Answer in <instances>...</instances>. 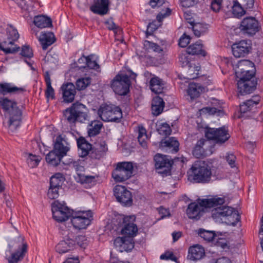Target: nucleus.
<instances>
[{
  "label": "nucleus",
  "instance_id": "obj_27",
  "mask_svg": "<svg viewBox=\"0 0 263 263\" xmlns=\"http://www.w3.org/2000/svg\"><path fill=\"white\" fill-rule=\"evenodd\" d=\"M208 141L204 139L198 140L195 144L193 151V155L197 158H202L207 155L206 144Z\"/></svg>",
  "mask_w": 263,
  "mask_h": 263
},
{
  "label": "nucleus",
  "instance_id": "obj_17",
  "mask_svg": "<svg viewBox=\"0 0 263 263\" xmlns=\"http://www.w3.org/2000/svg\"><path fill=\"white\" fill-rule=\"evenodd\" d=\"M114 194L118 202L123 205L130 206L133 203L132 193L122 185H117L114 189Z\"/></svg>",
  "mask_w": 263,
  "mask_h": 263
},
{
  "label": "nucleus",
  "instance_id": "obj_43",
  "mask_svg": "<svg viewBox=\"0 0 263 263\" xmlns=\"http://www.w3.org/2000/svg\"><path fill=\"white\" fill-rule=\"evenodd\" d=\"M144 46L146 50H152L157 53H161L163 51V49L159 45L147 40L144 41Z\"/></svg>",
  "mask_w": 263,
  "mask_h": 263
},
{
  "label": "nucleus",
  "instance_id": "obj_49",
  "mask_svg": "<svg viewBox=\"0 0 263 263\" xmlns=\"http://www.w3.org/2000/svg\"><path fill=\"white\" fill-rule=\"evenodd\" d=\"M21 54L28 58H31L33 55L32 50L28 45H25L22 47Z\"/></svg>",
  "mask_w": 263,
  "mask_h": 263
},
{
  "label": "nucleus",
  "instance_id": "obj_42",
  "mask_svg": "<svg viewBox=\"0 0 263 263\" xmlns=\"http://www.w3.org/2000/svg\"><path fill=\"white\" fill-rule=\"evenodd\" d=\"M91 83V79L89 77L81 78L76 81L77 88L79 90L85 89Z\"/></svg>",
  "mask_w": 263,
  "mask_h": 263
},
{
  "label": "nucleus",
  "instance_id": "obj_23",
  "mask_svg": "<svg viewBox=\"0 0 263 263\" xmlns=\"http://www.w3.org/2000/svg\"><path fill=\"white\" fill-rule=\"evenodd\" d=\"M250 49V44L246 40H241L232 46L233 54L236 58L245 57L249 53Z\"/></svg>",
  "mask_w": 263,
  "mask_h": 263
},
{
  "label": "nucleus",
  "instance_id": "obj_55",
  "mask_svg": "<svg viewBox=\"0 0 263 263\" xmlns=\"http://www.w3.org/2000/svg\"><path fill=\"white\" fill-rule=\"evenodd\" d=\"M222 0H213L211 2V9L215 12H218L222 7Z\"/></svg>",
  "mask_w": 263,
  "mask_h": 263
},
{
  "label": "nucleus",
  "instance_id": "obj_2",
  "mask_svg": "<svg viewBox=\"0 0 263 263\" xmlns=\"http://www.w3.org/2000/svg\"><path fill=\"white\" fill-rule=\"evenodd\" d=\"M0 105L6 112L3 120V125L10 132H15L22 122V111L17 103L6 97H0Z\"/></svg>",
  "mask_w": 263,
  "mask_h": 263
},
{
  "label": "nucleus",
  "instance_id": "obj_32",
  "mask_svg": "<svg viewBox=\"0 0 263 263\" xmlns=\"http://www.w3.org/2000/svg\"><path fill=\"white\" fill-rule=\"evenodd\" d=\"M179 142L174 137H170L167 139H162L160 146L161 147H165L170 150L171 153H177L179 150Z\"/></svg>",
  "mask_w": 263,
  "mask_h": 263
},
{
  "label": "nucleus",
  "instance_id": "obj_61",
  "mask_svg": "<svg viewBox=\"0 0 263 263\" xmlns=\"http://www.w3.org/2000/svg\"><path fill=\"white\" fill-rule=\"evenodd\" d=\"M217 108L215 107H206L201 109L203 112L208 113L210 115H214L217 112Z\"/></svg>",
  "mask_w": 263,
  "mask_h": 263
},
{
  "label": "nucleus",
  "instance_id": "obj_26",
  "mask_svg": "<svg viewBox=\"0 0 263 263\" xmlns=\"http://www.w3.org/2000/svg\"><path fill=\"white\" fill-rule=\"evenodd\" d=\"M107 150L108 147L106 142L102 141L92 147L89 157L92 160H100L106 155Z\"/></svg>",
  "mask_w": 263,
  "mask_h": 263
},
{
  "label": "nucleus",
  "instance_id": "obj_30",
  "mask_svg": "<svg viewBox=\"0 0 263 263\" xmlns=\"http://www.w3.org/2000/svg\"><path fill=\"white\" fill-rule=\"evenodd\" d=\"M79 154L81 157H85L89 155L92 149V145L84 138L80 137L77 140Z\"/></svg>",
  "mask_w": 263,
  "mask_h": 263
},
{
  "label": "nucleus",
  "instance_id": "obj_6",
  "mask_svg": "<svg viewBox=\"0 0 263 263\" xmlns=\"http://www.w3.org/2000/svg\"><path fill=\"white\" fill-rule=\"evenodd\" d=\"M68 145L67 141L61 136H58L54 144L53 149L46 156L47 162L50 165L58 166L69 151Z\"/></svg>",
  "mask_w": 263,
  "mask_h": 263
},
{
  "label": "nucleus",
  "instance_id": "obj_10",
  "mask_svg": "<svg viewBox=\"0 0 263 263\" xmlns=\"http://www.w3.org/2000/svg\"><path fill=\"white\" fill-rule=\"evenodd\" d=\"M98 114L100 118L105 122H115L119 123L123 117L120 107L114 105H101Z\"/></svg>",
  "mask_w": 263,
  "mask_h": 263
},
{
  "label": "nucleus",
  "instance_id": "obj_64",
  "mask_svg": "<svg viewBox=\"0 0 263 263\" xmlns=\"http://www.w3.org/2000/svg\"><path fill=\"white\" fill-rule=\"evenodd\" d=\"M64 263H79L78 257L69 258Z\"/></svg>",
  "mask_w": 263,
  "mask_h": 263
},
{
  "label": "nucleus",
  "instance_id": "obj_37",
  "mask_svg": "<svg viewBox=\"0 0 263 263\" xmlns=\"http://www.w3.org/2000/svg\"><path fill=\"white\" fill-rule=\"evenodd\" d=\"M34 24L38 28H44L49 27L52 25L50 18L43 15L35 16L33 20Z\"/></svg>",
  "mask_w": 263,
  "mask_h": 263
},
{
  "label": "nucleus",
  "instance_id": "obj_34",
  "mask_svg": "<svg viewBox=\"0 0 263 263\" xmlns=\"http://www.w3.org/2000/svg\"><path fill=\"white\" fill-rule=\"evenodd\" d=\"M204 88L198 83H190L189 85L187 93L191 100L198 98L203 91Z\"/></svg>",
  "mask_w": 263,
  "mask_h": 263
},
{
  "label": "nucleus",
  "instance_id": "obj_7",
  "mask_svg": "<svg viewBox=\"0 0 263 263\" xmlns=\"http://www.w3.org/2000/svg\"><path fill=\"white\" fill-rule=\"evenodd\" d=\"M63 114L65 120L70 124H74L76 122L84 123L88 120L86 106L79 102L72 104L64 111Z\"/></svg>",
  "mask_w": 263,
  "mask_h": 263
},
{
  "label": "nucleus",
  "instance_id": "obj_19",
  "mask_svg": "<svg viewBox=\"0 0 263 263\" xmlns=\"http://www.w3.org/2000/svg\"><path fill=\"white\" fill-rule=\"evenodd\" d=\"M240 28L248 34L253 35L259 31L260 26L255 17H247L241 21Z\"/></svg>",
  "mask_w": 263,
  "mask_h": 263
},
{
  "label": "nucleus",
  "instance_id": "obj_31",
  "mask_svg": "<svg viewBox=\"0 0 263 263\" xmlns=\"http://www.w3.org/2000/svg\"><path fill=\"white\" fill-rule=\"evenodd\" d=\"M38 39L43 50H46L55 41L54 35L53 33L50 32H42Z\"/></svg>",
  "mask_w": 263,
  "mask_h": 263
},
{
  "label": "nucleus",
  "instance_id": "obj_60",
  "mask_svg": "<svg viewBox=\"0 0 263 263\" xmlns=\"http://www.w3.org/2000/svg\"><path fill=\"white\" fill-rule=\"evenodd\" d=\"M180 1L181 6L185 8L192 7L195 4V0H180Z\"/></svg>",
  "mask_w": 263,
  "mask_h": 263
},
{
  "label": "nucleus",
  "instance_id": "obj_13",
  "mask_svg": "<svg viewBox=\"0 0 263 263\" xmlns=\"http://www.w3.org/2000/svg\"><path fill=\"white\" fill-rule=\"evenodd\" d=\"M133 169L134 166L132 162H119L112 173V176L116 181L123 182L132 176Z\"/></svg>",
  "mask_w": 263,
  "mask_h": 263
},
{
  "label": "nucleus",
  "instance_id": "obj_5",
  "mask_svg": "<svg viewBox=\"0 0 263 263\" xmlns=\"http://www.w3.org/2000/svg\"><path fill=\"white\" fill-rule=\"evenodd\" d=\"M137 76V74L130 70L126 72H120L111 81L110 86L116 94L126 95L129 91L132 81L135 80Z\"/></svg>",
  "mask_w": 263,
  "mask_h": 263
},
{
  "label": "nucleus",
  "instance_id": "obj_63",
  "mask_svg": "<svg viewBox=\"0 0 263 263\" xmlns=\"http://www.w3.org/2000/svg\"><path fill=\"white\" fill-rule=\"evenodd\" d=\"M215 263H232L231 260L227 257H222L218 259Z\"/></svg>",
  "mask_w": 263,
  "mask_h": 263
},
{
  "label": "nucleus",
  "instance_id": "obj_20",
  "mask_svg": "<svg viewBox=\"0 0 263 263\" xmlns=\"http://www.w3.org/2000/svg\"><path fill=\"white\" fill-rule=\"evenodd\" d=\"M135 220V217L134 216H128L123 218L122 234L129 237H133L136 235L138 228L137 225L134 223Z\"/></svg>",
  "mask_w": 263,
  "mask_h": 263
},
{
  "label": "nucleus",
  "instance_id": "obj_28",
  "mask_svg": "<svg viewBox=\"0 0 263 263\" xmlns=\"http://www.w3.org/2000/svg\"><path fill=\"white\" fill-rule=\"evenodd\" d=\"M204 255V249L199 245H194L189 249L187 258L191 260L201 259Z\"/></svg>",
  "mask_w": 263,
  "mask_h": 263
},
{
  "label": "nucleus",
  "instance_id": "obj_36",
  "mask_svg": "<svg viewBox=\"0 0 263 263\" xmlns=\"http://www.w3.org/2000/svg\"><path fill=\"white\" fill-rule=\"evenodd\" d=\"M164 107V102L162 98L159 96L154 98L152 104V110L154 115H159L162 112Z\"/></svg>",
  "mask_w": 263,
  "mask_h": 263
},
{
  "label": "nucleus",
  "instance_id": "obj_15",
  "mask_svg": "<svg viewBox=\"0 0 263 263\" xmlns=\"http://www.w3.org/2000/svg\"><path fill=\"white\" fill-rule=\"evenodd\" d=\"M12 247L15 250L8 258L9 263H17L23 259L27 251L28 245L24 237L21 236L17 237L13 242Z\"/></svg>",
  "mask_w": 263,
  "mask_h": 263
},
{
  "label": "nucleus",
  "instance_id": "obj_45",
  "mask_svg": "<svg viewBox=\"0 0 263 263\" xmlns=\"http://www.w3.org/2000/svg\"><path fill=\"white\" fill-rule=\"evenodd\" d=\"M157 130L159 134L163 136L170 135L172 132L170 125L166 123H163L159 125Z\"/></svg>",
  "mask_w": 263,
  "mask_h": 263
},
{
  "label": "nucleus",
  "instance_id": "obj_39",
  "mask_svg": "<svg viewBox=\"0 0 263 263\" xmlns=\"http://www.w3.org/2000/svg\"><path fill=\"white\" fill-rule=\"evenodd\" d=\"M64 178L61 173H56L50 180V186L61 189L64 182Z\"/></svg>",
  "mask_w": 263,
  "mask_h": 263
},
{
  "label": "nucleus",
  "instance_id": "obj_22",
  "mask_svg": "<svg viewBox=\"0 0 263 263\" xmlns=\"http://www.w3.org/2000/svg\"><path fill=\"white\" fill-rule=\"evenodd\" d=\"M116 249L121 252L131 251L134 247V242L132 237L127 236L118 237L114 240Z\"/></svg>",
  "mask_w": 263,
  "mask_h": 263
},
{
  "label": "nucleus",
  "instance_id": "obj_33",
  "mask_svg": "<svg viewBox=\"0 0 263 263\" xmlns=\"http://www.w3.org/2000/svg\"><path fill=\"white\" fill-rule=\"evenodd\" d=\"M149 87L152 92L156 94H160L163 92L164 83L159 78L154 77L150 80Z\"/></svg>",
  "mask_w": 263,
  "mask_h": 263
},
{
  "label": "nucleus",
  "instance_id": "obj_4",
  "mask_svg": "<svg viewBox=\"0 0 263 263\" xmlns=\"http://www.w3.org/2000/svg\"><path fill=\"white\" fill-rule=\"evenodd\" d=\"M188 179L194 183H209L212 176L211 166L204 161H195L187 171Z\"/></svg>",
  "mask_w": 263,
  "mask_h": 263
},
{
  "label": "nucleus",
  "instance_id": "obj_44",
  "mask_svg": "<svg viewBox=\"0 0 263 263\" xmlns=\"http://www.w3.org/2000/svg\"><path fill=\"white\" fill-rule=\"evenodd\" d=\"M199 235L208 241H212L215 236V233L213 231H206L202 229L198 230Z\"/></svg>",
  "mask_w": 263,
  "mask_h": 263
},
{
  "label": "nucleus",
  "instance_id": "obj_38",
  "mask_svg": "<svg viewBox=\"0 0 263 263\" xmlns=\"http://www.w3.org/2000/svg\"><path fill=\"white\" fill-rule=\"evenodd\" d=\"M203 45L200 41L197 42L194 44L190 45L186 49V52L189 54H200L203 57L206 55V52L202 49Z\"/></svg>",
  "mask_w": 263,
  "mask_h": 263
},
{
  "label": "nucleus",
  "instance_id": "obj_52",
  "mask_svg": "<svg viewBox=\"0 0 263 263\" xmlns=\"http://www.w3.org/2000/svg\"><path fill=\"white\" fill-rule=\"evenodd\" d=\"M160 258L162 260H171L176 261L177 258L172 252L167 251L161 255Z\"/></svg>",
  "mask_w": 263,
  "mask_h": 263
},
{
  "label": "nucleus",
  "instance_id": "obj_62",
  "mask_svg": "<svg viewBox=\"0 0 263 263\" xmlns=\"http://www.w3.org/2000/svg\"><path fill=\"white\" fill-rule=\"evenodd\" d=\"M146 137H147V135L145 128H144L142 126H139L138 138H144Z\"/></svg>",
  "mask_w": 263,
  "mask_h": 263
},
{
  "label": "nucleus",
  "instance_id": "obj_46",
  "mask_svg": "<svg viewBox=\"0 0 263 263\" xmlns=\"http://www.w3.org/2000/svg\"><path fill=\"white\" fill-rule=\"evenodd\" d=\"M232 11L234 15L239 17L243 14V10L241 6L238 3H235L233 6H230Z\"/></svg>",
  "mask_w": 263,
  "mask_h": 263
},
{
  "label": "nucleus",
  "instance_id": "obj_21",
  "mask_svg": "<svg viewBox=\"0 0 263 263\" xmlns=\"http://www.w3.org/2000/svg\"><path fill=\"white\" fill-rule=\"evenodd\" d=\"M156 170H163L161 173L167 174L171 170L173 161L168 156L160 154H156L154 158Z\"/></svg>",
  "mask_w": 263,
  "mask_h": 263
},
{
  "label": "nucleus",
  "instance_id": "obj_41",
  "mask_svg": "<svg viewBox=\"0 0 263 263\" xmlns=\"http://www.w3.org/2000/svg\"><path fill=\"white\" fill-rule=\"evenodd\" d=\"M208 26L205 24L198 23L193 25V31L194 34L197 37L204 34L208 31Z\"/></svg>",
  "mask_w": 263,
  "mask_h": 263
},
{
  "label": "nucleus",
  "instance_id": "obj_11",
  "mask_svg": "<svg viewBox=\"0 0 263 263\" xmlns=\"http://www.w3.org/2000/svg\"><path fill=\"white\" fill-rule=\"evenodd\" d=\"M8 41L0 43V50L5 53H13L18 50L20 48L14 43L19 38L17 30L12 25H8L6 29Z\"/></svg>",
  "mask_w": 263,
  "mask_h": 263
},
{
  "label": "nucleus",
  "instance_id": "obj_59",
  "mask_svg": "<svg viewBox=\"0 0 263 263\" xmlns=\"http://www.w3.org/2000/svg\"><path fill=\"white\" fill-rule=\"evenodd\" d=\"M164 4V0H151L149 5L153 8L155 7H160Z\"/></svg>",
  "mask_w": 263,
  "mask_h": 263
},
{
  "label": "nucleus",
  "instance_id": "obj_40",
  "mask_svg": "<svg viewBox=\"0 0 263 263\" xmlns=\"http://www.w3.org/2000/svg\"><path fill=\"white\" fill-rule=\"evenodd\" d=\"M45 81L46 84L47 89L45 92L46 97L47 99L54 98V91L51 86V82L49 73L47 72L45 75Z\"/></svg>",
  "mask_w": 263,
  "mask_h": 263
},
{
  "label": "nucleus",
  "instance_id": "obj_18",
  "mask_svg": "<svg viewBox=\"0 0 263 263\" xmlns=\"http://www.w3.org/2000/svg\"><path fill=\"white\" fill-rule=\"evenodd\" d=\"M259 96H253L250 99L240 105V112L242 117H252L257 110V105L260 101Z\"/></svg>",
  "mask_w": 263,
  "mask_h": 263
},
{
  "label": "nucleus",
  "instance_id": "obj_12",
  "mask_svg": "<svg viewBox=\"0 0 263 263\" xmlns=\"http://www.w3.org/2000/svg\"><path fill=\"white\" fill-rule=\"evenodd\" d=\"M70 218L71 222L76 229H85L90 224L92 213L90 210L73 211Z\"/></svg>",
  "mask_w": 263,
  "mask_h": 263
},
{
  "label": "nucleus",
  "instance_id": "obj_35",
  "mask_svg": "<svg viewBox=\"0 0 263 263\" xmlns=\"http://www.w3.org/2000/svg\"><path fill=\"white\" fill-rule=\"evenodd\" d=\"M103 124L100 121H92L87 126V134L89 137H95L100 133Z\"/></svg>",
  "mask_w": 263,
  "mask_h": 263
},
{
  "label": "nucleus",
  "instance_id": "obj_3",
  "mask_svg": "<svg viewBox=\"0 0 263 263\" xmlns=\"http://www.w3.org/2000/svg\"><path fill=\"white\" fill-rule=\"evenodd\" d=\"M224 202V198L221 197L204 199L201 200L198 203L192 202L190 203L186 213L190 219L198 220L204 213L205 209L221 205Z\"/></svg>",
  "mask_w": 263,
  "mask_h": 263
},
{
  "label": "nucleus",
  "instance_id": "obj_50",
  "mask_svg": "<svg viewBox=\"0 0 263 263\" xmlns=\"http://www.w3.org/2000/svg\"><path fill=\"white\" fill-rule=\"evenodd\" d=\"M59 188L50 186L47 193L48 197L51 199H55L57 198L59 196Z\"/></svg>",
  "mask_w": 263,
  "mask_h": 263
},
{
  "label": "nucleus",
  "instance_id": "obj_9",
  "mask_svg": "<svg viewBox=\"0 0 263 263\" xmlns=\"http://www.w3.org/2000/svg\"><path fill=\"white\" fill-rule=\"evenodd\" d=\"M72 234H68L67 237L61 241L55 247L57 252L60 254L65 253L68 251L78 248L85 249L88 246V241L84 235H78L73 238Z\"/></svg>",
  "mask_w": 263,
  "mask_h": 263
},
{
  "label": "nucleus",
  "instance_id": "obj_1",
  "mask_svg": "<svg viewBox=\"0 0 263 263\" xmlns=\"http://www.w3.org/2000/svg\"><path fill=\"white\" fill-rule=\"evenodd\" d=\"M255 66L249 60H241L235 69V74L239 80L237 88L241 95L252 92L256 87L257 81L255 77Z\"/></svg>",
  "mask_w": 263,
  "mask_h": 263
},
{
  "label": "nucleus",
  "instance_id": "obj_53",
  "mask_svg": "<svg viewBox=\"0 0 263 263\" xmlns=\"http://www.w3.org/2000/svg\"><path fill=\"white\" fill-rule=\"evenodd\" d=\"M190 37L189 35L184 33L180 38L179 41V45L181 47H186L190 43Z\"/></svg>",
  "mask_w": 263,
  "mask_h": 263
},
{
  "label": "nucleus",
  "instance_id": "obj_16",
  "mask_svg": "<svg viewBox=\"0 0 263 263\" xmlns=\"http://www.w3.org/2000/svg\"><path fill=\"white\" fill-rule=\"evenodd\" d=\"M205 136L209 140H212L216 143H223L230 137L228 129L225 127L218 128L206 127Z\"/></svg>",
  "mask_w": 263,
  "mask_h": 263
},
{
  "label": "nucleus",
  "instance_id": "obj_25",
  "mask_svg": "<svg viewBox=\"0 0 263 263\" xmlns=\"http://www.w3.org/2000/svg\"><path fill=\"white\" fill-rule=\"evenodd\" d=\"M63 100L65 102H73L76 94V86L72 83L63 84L61 87Z\"/></svg>",
  "mask_w": 263,
  "mask_h": 263
},
{
  "label": "nucleus",
  "instance_id": "obj_56",
  "mask_svg": "<svg viewBox=\"0 0 263 263\" xmlns=\"http://www.w3.org/2000/svg\"><path fill=\"white\" fill-rule=\"evenodd\" d=\"M171 10L170 8H167L165 10H163L157 15V20L159 22H161L162 20L170 15Z\"/></svg>",
  "mask_w": 263,
  "mask_h": 263
},
{
  "label": "nucleus",
  "instance_id": "obj_54",
  "mask_svg": "<svg viewBox=\"0 0 263 263\" xmlns=\"http://www.w3.org/2000/svg\"><path fill=\"white\" fill-rule=\"evenodd\" d=\"M189 54L186 52L182 53L179 55V61L181 64L182 67L186 66L190 64V60L188 58Z\"/></svg>",
  "mask_w": 263,
  "mask_h": 263
},
{
  "label": "nucleus",
  "instance_id": "obj_29",
  "mask_svg": "<svg viewBox=\"0 0 263 263\" xmlns=\"http://www.w3.org/2000/svg\"><path fill=\"white\" fill-rule=\"evenodd\" d=\"M26 91L24 87H18L10 83H0V94L21 93Z\"/></svg>",
  "mask_w": 263,
  "mask_h": 263
},
{
  "label": "nucleus",
  "instance_id": "obj_8",
  "mask_svg": "<svg viewBox=\"0 0 263 263\" xmlns=\"http://www.w3.org/2000/svg\"><path fill=\"white\" fill-rule=\"evenodd\" d=\"M212 217L216 220H221L230 226H235L240 219L237 210L231 206H218L212 210Z\"/></svg>",
  "mask_w": 263,
  "mask_h": 263
},
{
  "label": "nucleus",
  "instance_id": "obj_57",
  "mask_svg": "<svg viewBox=\"0 0 263 263\" xmlns=\"http://www.w3.org/2000/svg\"><path fill=\"white\" fill-rule=\"evenodd\" d=\"M226 160L232 168L236 167V157L232 154H228L226 157Z\"/></svg>",
  "mask_w": 263,
  "mask_h": 263
},
{
  "label": "nucleus",
  "instance_id": "obj_48",
  "mask_svg": "<svg viewBox=\"0 0 263 263\" xmlns=\"http://www.w3.org/2000/svg\"><path fill=\"white\" fill-rule=\"evenodd\" d=\"M106 27L110 30H113L115 33L121 31L120 28L116 25L112 19H108L105 22Z\"/></svg>",
  "mask_w": 263,
  "mask_h": 263
},
{
  "label": "nucleus",
  "instance_id": "obj_14",
  "mask_svg": "<svg viewBox=\"0 0 263 263\" xmlns=\"http://www.w3.org/2000/svg\"><path fill=\"white\" fill-rule=\"evenodd\" d=\"M53 218L58 222H63L71 217L73 211L70 209L64 202L54 201L51 204Z\"/></svg>",
  "mask_w": 263,
  "mask_h": 263
},
{
  "label": "nucleus",
  "instance_id": "obj_47",
  "mask_svg": "<svg viewBox=\"0 0 263 263\" xmlns=\"http://www.w3.org/2000/svg\"><path fill=\"white\" fill-rule=\"evenodd\" d=\"M40 161V159L38 156L32 154H29L28 158L27 159V163L28 166L32 168L36 166L39 164Z\"/></svg>",
  "mask_w": 263,
  "mask_h": 263
},
{
  "label": "nucleus",
  "instance_id": "obj_58",
  "mask_svg": "<svg viewBox=\"0 0 263 263\" xmlns=\"http://www.w3.org/2000/svg\"><path fill=\"white\" fill-rule=\"evenodd\" d=\"M82 183L93 185L95 183V178L92 176H84L82 178Z\"/></svg>",
  "mask_w": 263,
  "mask_h": 263
},
{
  "label": "nucleus",
  "instance_id": "obj_24",
  "mask_svg": "<svg viewBox=\"0 0 263 263\" xmlns=\"http://www.w3.org/2000/svg\"><path fill=\"white\" fill-rule=\"evenodd\" d=\"M110 0H93V4L90 7V11L100 15L106 14L109 11Z\"/></svg>",
  "mask_w": 263,
  "mask_h": 263
},
{
  "label": "nucleus",
  "instance_id": "obj_51",
  "mask_svg": "<svg viewBox=\"0 0 263 263\" xmlns=\"http://www.w3.org/2000/svg\"><path fill=\"white\" fill-rule=\"evenodd\" d=\"M86 67L90 69H95L97 71H99L100 70L99 65L97 63L96 61H92L90 57L88 58L86 66H81L80 67L85 68Z\"/></svg>",
  "mask_w": 263,
  "mask_h": 263
}]
</instances>
